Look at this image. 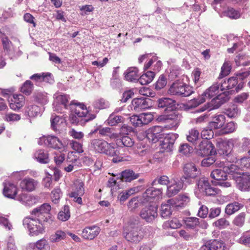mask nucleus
<instances>
[{
  "mask_svg": "<svg viewBox=\"0 0 250 250\" xmlns=\"http://www.w3.org/2000/svg\"><path fill=\"white\" fill-rule=\"evenodd\" d=\"M50 210V205L45 203L33 209L31 214L34 215L39 220L50 223L53 221L52 216L49 213Z\"/></svg>",
  "mask_w": 250,
  "mask_h": 250,
  "instance_id": "8",
  "label": "nucleus"
},
{
  "mask_svg": "<svg viewBox=\"0 0 250 250\" xmlns=\"http://www.w3.org/2000/svg\"><path fill=\"white\" fill-rule=\"evenodd\" d=\"M167 83V79L163 75H161L155 84V88L157 90H160L164 88Z\"/></svg>",
  "mask_w": 250,
  "mask_h": 250,
  "instance_id": "63",
  "label": "nucleus"
},
{
  "mask_svg": "<svg viewBox=\"0 0 250 250\" xmlns=\"http://www.w3.org/2000/svg\"><path fill=\"white\" fill-rule=\"evenodd\" d=\"M121 176L123 181L130 182L137 179L139 177V174L135 173L132 170L126 169L122 172Z\"/></svg>",
  "mask_w": 250,
  "mask_h": 250,
  "instance_id": "34",
  "label": "nucleus"
},
{
  "mask_svg": "<svg viewBox=\"0 0 250 250\" xmlns=\"http://www.w3.org/2000/svg\"><path fill=\"white\" fill-rule=\"evenodd\" d=\"M54 96L55 102L57 104L63 105L65 109L69 110V119L70 123L72 124L77 125L78 124V112L77 111L78 102L76 100H72L67 105V103L70 99L68 95L56 94Z\"/></svg>",
  "mask_w": 250,
  "mask_h": 250,
  "instance_id": "2",
  "label": "nucleus"
},
{
  "mask_svg": "<svg viewBox=\"0 0 250 250\" xmlns=\"http://www.w3.org/2000/svg\"><path fill=\"white\" fill-rule=\"evenodd\" d=\"M198 153L202 156L214 153V146L212 144L209 140L202 141L198 146Z\"/></svg>",
  "mask_w": 250,
  "mask_h": 250,
  "instance_id": "16",
  "label": "nucleus"
},
{
  "mask_svg": "<svg viewBox=\"0 0 250 250\" xmlns=\"http://www.w3.org/2000/svg\"><path fill=\"white\" fill-rule=\"evenodd\" d=\"M185 224L187 228L194 229L199 225V219L196 217H188L185 220Z\"/></svg>",
  "mask_w": 250,
  "mask_h": 250,
  "instance_id": "50",
  "label": "nucleus"
},
{
  "mask_svg": "<svg viewBox=\"0 0 250 250\" xmlns=\"http://www.w3.org/2000/svg\"><path fill=\"white\" fill-rule=\"evenodd\" d=\"M69 145L74 151L69 152L68 154V158L70 162L75 163L77 160V157L75 154L78 152V143L74 140L70 141Z\"/></svg>",
  "mask_w": 250,
  "mask_h": 250,
  "instance_id": "38",
  "label": "nucleus"
},
{
  "mask_svg": "<svg viewBox=\"0 0 250 250\" xmlns=\"http://www.w3.org/2000/svg\"><path fill=\"white\" fill-rule=\"evenodd\" d=\"M163 193L162 188H156L153 187L147 188L143 194V202L153 203V200H158L161 198Z\"/></svg>",
  "mask_w": 250,
  "mask_h": 250,
  "instance_id": "15",
  "label": "nucleus"
},
{
  "mask_svg": "<svg viewBox=\"0 0 250 250\" xmlns=\"http://www.w3.org/2000/svg\"><path fill=\"white\" fill-rule=\"evenodd\" d=\"M215 165L219 167L222 168V170L226 171L228 174L232 175L235 173V171L237 170L238 167L234 164L229 163H225L224 162L217 161Z\"/></svg>",
  "mask_w": 250,
  "mask_h": 250,
  "instance_id": "32",
  "label": "nucleus"
},
{
  "mask_svg": "<svg viewBox=\"0 0 250 250\" xmlns=\"http://www.w3.org/2000/svg\"><path fill=\"white\" fill-rule=\"evenodd\" d=\"M38 184V182L34 179L25 178L21 181L20 187L23 190L31 192L36 189Z\"/></svg>",
  "mask_w": 250,
  "mask_h": 250,
  "instance_id": "22",
  "label": "nucleus"
},
{
  "mask_svg": "<svg viewBox=\"0 0 250 250\" xmlns=\"http://www.w3.org/2000/svg\"><path fill=\"white\" fill-rule=\"evenodd\" d=\"M138 69L136 67L128 68L125 72V77L126 81L135 82L139 81V75Z\"/></svg>",
  "mask_w": 250,
  "mask_h": 250,
  "instance_id": "28",
  "label": "nucleus"
},
{
  "mask_svg": "<svg viewBox=\"0 0 250 250\" xmlns=\"http://www.w3.org/2000/svg\"><path fill=\"white\" fill-rule=\"evenodd\" d=\"M184 177H180V179L172 178L170 180V183L167 185L166 192L167 195L170 197L176 195L183 189L184 185L187 184L184 181Z\"/></svg>",
  "mask_w": 250,
  "mask_h": 250,
  "instance_id": "10",
  "label": "nucleus"
},
{
  "mask_svg": "<svg viewBox=\"0 0 250 250\" xmlns=\"http://www.w3.org/2000/svg\"><path fill=\"white\" fill-rule=\"evenodd\" d=\"M43 221L37 218L25 217L22 221L24 228L27 229L31 236H37L44 231Z\"/></svg>",
  "mask_w": 250,
  "mask_h": 250,
  "instance_id": "3",
  "label": "nucleus"
},
{
  "mask_svg": "<svg viewBox=\"0 0 250 250\" xmlns=\"http://www.w3.org/2000/svg\"><path fill=\"white\" fill-rule=\"evenodd\" d=\"M196 192L208 196H214L218 194L219 190L215 188L211 187L206 178H200L197 183Z\"/></svg>",
  "mask_w": 250,
  "mask_h": 250,
  "instance_id": "9",
  "label": "nucleus"
},
{
  "mask_svg": "<svg viewBox=\"0 0 250 250\" xmlns=\"http://www.w3.org/2000/svg\"><path fill=\"white\" fill-rule=\"evenodd\" d=\"M34 157L40 163L47 164L49 162L48 153L44 150H39L35 153Z\"/></svg>",
  "mask_w": 250,
  "mask_h": 250,
  "instance_id": "37",
  "label": "nucleus"
},
{
  "mask_svg": "<svg viewBox=\"0 0 250 250\" xmlns=\"http://www.w3.org/2000/svg\"><path fill=\"white\" fill-rule=\"evenodd\" d=\"M83 117L84 119H79V124L84 125L86 122L94 119L95 115L89 113L86 105L83 103H79V118Z\"/></svg>",
  "mask_w": 250,
  "mask_h": 250,
  "instance_id": "17",
  "label": "nucleus"
},
{
  "mask_svg": "<svg viewBox=\"0 0 250 250\" xmlns=\"http://www.w3.org/2000/svg\"><path fill=\"white\" fill-rule=\"evenodd\" d=\"M225 116L223 114H218L212 118V121L209 123V128L218 129L222 127L225 122Z\"/></svg>",
  "mask_w": 250,
  "mask_h": 250,
  "instance_id": "29",
  "label": "nucleus"
},
{
  "mask_svg": "<svg viewBox=\"0 0 250 250\" xmlns=\"http://www.w3.org/2000/svg\"><path fill=\"white\" fill-rule=\"evenodd\" d=\"M170 111L171 112L169 114L166 115V119L167 120H170L173 122L170 125V126H168V128H175L181 121V115L177 111H173V110Z\"/></svg>",
  "mask_w": 250,
  "mask_h": 250,
  "instance_id": "33",
  "label": "nucleus"
},
{
  "mask_svg": "<svg viewBox=\"0 0 250 250\" xmlns=\"http://www.w3.org/2000/svg\"><path fill=\"white\" fill-rule=\"evenodd\" d=\"M124 118L121 116H118L115 113L111 114L108 118L107 122L111 126H114L117 124L124 122Z\"/></svg>",
  "mask_w": 250,
  "mask_h": 250,
  "instance_id": "47",
  "label": "nucleus"
},
{
  "mask_svg": "<svg viewBox=\"0 0 250 250\" xmlns=\"http://www.w3.org/2000/svg\"><path fill=\"white\" fill-rule=\"evenodd\" d=\"M192 92L190 87L180 81H176L173 83L168 90V93L169 95L177 97H188Z\"/></svg>",
  "mask_w": 250,
  "mask_h": 250,
  "instance_id": "4",
  "label": "nucleus"
},
{
  "mask_svg": "<svg viewBox=\"0 0 250 250\" xmlns=\"http://www.w3.org/2000/svg\"><path fill=\"white\" fill-rule=\"evenodd\" d=\"M228 172L222 170L221 169H216L213 170L211 174L210 177L217 182L227 179Z\"/></svg>",
  "mask_w": 250,
  "mask_h": 250,
  "instance_id": "39",
  "label": "nucleus"
},
{
  "mask_svg": "<svg viewBox=\"0 0 250 250\" xmlns=\"http://www.w3.org/2000/svg\"><path fill=\"white\" fill-rule=\"evenodd\" d=\"M235 181L237 188L241 191L250 190V174L245 173L237 170L232 175Z\"/></svg>",
  "mask_w": 250,
  "mask_h": 250,
  "instance_id": "5",
  "label": "nucleus"
},
{
  "mask_svg": "<svg viewBox=\"0 0 250 250\" xmlns=\"http://www.w3.org/2000/svg\"><path fill=\"white\" fill-rule=\"evenodd\" d=\"M33 84L30 80L26 81L22 84L21 88V91L22 93L26 95H29L31 94L33 89Z\"/></svg>",
  "mask_w": 250,
  "mask_h": 250,
  "instance_id": "51",
  "label": "nucleus"
},
{
  "mask_svg": "<svg viewBox=\"0 0 250 250\" xmlns=\"http://www.w3.org/2000/svg\"><path fill=\"white\" fill-rule=\"evenodd\" d=\"M66 233L62 230H57L55 234L50 236V239L52 242H58L66 237Z\"/></svg>",
  "mask_w": 250,
  "mask_h": 250,
  "instance_id": "53",
  "label": "nucleus"
},
{
  "mask_svg": "<svg viewBox=\"0 0 250 250\" xmlns=\"http://www.w3.org/2000/svg\"><path fill=\"white\" fill-rule=\"evenodd\" d=\"M3 186L4 196L9 198L14 199L18 193L17 186L10 182H6L3 183Z\"/></svg>",
  "mask_w": 250,
  "mask_h": 250,
  "instance_id": "21",
  "label": "nucleus"
},
{
  "mask_svg": "<svg viewBox=\"0 0 250 250\" xmlns=\"http://www.w3.org/2000/svg\"><path fill=\"white\" fill-rule=\"evenodd\" d=\"M240 111L237 106L232 105L226 111V114L229 118L236 117L239 114Z\"/></svg>",
  "mask_w": 250,
  "mask_h": 250,
  "instance_id": "54",
  "label": "nucleus"
},
{
  "mask_svg": "<svg viewBox=\"0 0 250 250\" xmlns=\"http://www.w3.org/2000/svg\"><path fill=\"white\" fill-rule=\"evenodd\" d=\"M175 204L173 199H168L167 202L163 203L161 206V215L163 218H166L171 214V207Z\"/></svg>",
  "mask_w": 250,
  "mask_h": 250,
  "instance_id": "27",
  "label": "nucleus"
},
{
  "mask_svg": "<svg viewBox=\"0 0 250 250\" xmlns=\"http://www.w3.org/2000/svg\"><path fill=\"white\" fill-rule=\"evenodd\" d=\"M109 106L108 102L103 99H100L96 101L94 103V106L98 109L105 108Z\"/></svg>",
  "mask_w": 250,
  "mask_h": 250,
  "instance_id": "62",
  "label": "nucleus"
},
{
  "mask_svg": "<svg viewBox=\"0 0 250 250\" xmlns=\"http://www.w3.org/2000/svg\"><path fill=\"white\" fill-rule=\"evenodd\" d=\"M91 145L94 150L99 153L105 154L113 156L112 161L116 163L123 161H128L131 159L130 156L119 155V151L114 143H108L105 141L100 139H94L92 141Z\"/></svg>",
  "mask_w": 250,
  "mask_h": 250,
  "instance_id": "1",
  "label": "nucleus"
},
{
  "mask_svg": "<svg viewBox=\"0 0 250 250\" xmlns=\"http://www.w3.org/2000/svg\"><path fill=\"white\" fill-rule=\"evenodd\" d=\"M125 239L128 242L139 243L143 237L142 232L138 225L130 224L124 233Z\"/></svg>",
  "mask_w": 250,
  "mask_h": 250,
  "instance_id": "6",
  "label": "nucleus"
},
{
  "mask_svg": "<svg viewBox=\"0 0 250 250\" xmlns=\"http://www.w3.org/2000/svg\"><path fill=\"white\" fill-rule=\"evenodd\" d=\"M199 136V131L193 128L189 131V134L187 135V140L188 142L194 143L198 139Z\"/></svg>",
  "mask_w": 250,
  "mask_h": 250,
  "instance_id": "58",
  "label": "nucleus"
},
{
  "mask_svg": "<svg viewBox=\"0 0 250 250\" xmlns=\"http://www.w3.org/2000/svg\"><path fill=\"white\" fill-rule=\"evenodd\" d=\"M245 218V214L241 213L234 218L233 223L236 226L241 227L244 223Z\"/></svg>",
  "mask_w": 250,
  "mask_h": 250,
  "instance_id": "64",
  "label": "nucleus"
},
{
  "mask_svg": "<svg viewBox=\"0 0 250 250\" xmlns=\"http://www.w3.org/2000/svg\"><path fill=\"white\" fill-rule=\"evenodd\" d=\"M206 101V98L203 96L202 95L199 96L197 98H194L191 100H190L188 103V106L190 108H195L201 104L205 102Z\"/></svg>",
  "mask_w": 250,
  "mask_h": 250,
  "instance_id": "55",
  "label": "nucleus"
},
{
  "mask_svg": "<svg viewBox=\"0 0 250 250\" xmlns=\"http://www.w3.org/2000/svg\"><path fill=\"white\" fill-rule=\"evenodd\" d=\"M116 144L120 146H123L125 147H129L133 146L134 142L128 136H123L117 139Z\"/></svg>",
  "mask_w": 250,
  "mask_h": 250,
  "instance_id": "41",
  "label": "nucleus"
},
{
  "mask_svg": "<svg viewBox=\"0 0 250 250\" xmlns=\"http://www.w3.org/2000/svg\"><path fill=\"white\" fill-rule=\"evenodd\" d=\"M42 141H43L45 145L50 147L62 150L65 149V144L55 136L50 135L42 137L40 139L39 144H41Z\"/></svg>",
  "mask_w": 250,
  "mask_h": 250,
  "instance_id": "12",
  "label": "nucleus"
},
{
  "mask_svg": "<svg viewBox=\"0 0 250 250\" xmlns=\"http://www.w3.org/2000/svg\"><path fill=\"white\" fill-rule=\"evenodd\" d=\"M4 119L8 122H13L19 121L21 119V116L18 114L9 113L5 114Z\"/></svg>",
  "mask_w": 250,
  "mask_h": 250,
  "instance_id": "59",
  "label": "nucleus"
},
{
  "mask_svg": "<svg viewBox=\"0 0 250 250\" xmlns=\"http://www.w3.org/2000/svg\"><path fill=\"white\" fill-rule=\"evenodd\" d=\"M154 77L155 73L152 71H148L139 77V82L142 85L147 84L152 81Z\"/></svg>",
  "mask_w": 250,
  "mask_h": 250,
  "instance_id": "40",
  "label": "nucleus"
},
{
  "mask_svg": "<svg viewBox=\"0 0 250 250\" xmlns=\"http://www.w3.org/2000/svg\"><path fill=\"white\" fill-rule=\"evenodd\" d=\"M17 200L24 206L30 207L38 201V197L31 194L22 193L17 197Z\"/></svg>",
  "mask_w": 250,
  "mask_h": 250,
  "instance_id": "18",
  "label": "nucleus"
},
{
  "mask_svg": "<svg viewBox=\"0 0 250 250\" xmlns=\"http://www.w3.org/2000/svg\"><path fill=\"white\" fill-rule=\"evenodd\" d=\"M141 122H142V125H147L153 119V116L150 113H145L140 114Z\"/></svg>",
  "mask_w": 250,
  "mask_h": 250,
  "instance_id": "60",
  "label": "nucleus"
},
{
  "mask_svg": "<svg viewBox=\"0 0 250 250\" xmlns=\"http://www.w3.org/2000/svg\"><path fill=\"white\" fill-rule=\"evenodd\" d=\"M227 83L229 86V89H231L236 86L235 89L236 92H238L243 87V83H240L238 84V80L235 76L229 78L227 80Z\"/></svg>",
  "mask_w": 250,
  "mask_h": 250,
  "instance_id": "44",
  "label": "nucleus"
},
{
  "mask_svg": "<svg viewBox=\"0 0 250 250\" xmlns=\"http://www.w3.org/2000/svg\"><path fill=\"white\" fill-rule=\"evenodd\" d=\"M231 64L230 62L226 61L221 67V72L218 77V80L228 76L230 72Z\"/></svg>",
  "mask_w": 250,
  "mask_h": 250,
  "instance_id": "42",
  "label": "nucleus"
},
{
  "mask_svg": "<svg viewBox=\"0 0 250 250\" xmlns=\"http://www.w3.org/2000/svg\"><path fill=\"white\" fill-rule=\"evenodd\" d=\"M140 205V200L138 197H136L132 198L128 203V208L131 210L133 211L138 208Z\"/></svg>",
  "mask_w": 250,
  "mask_h": 250,
  "instance_id": "61",
  "label": "nucleus"
},
{
  "mask_svg": "<svg viewBox=\"0 0 250 250\" xmlns=\"http://www.w3.org/2000/svg\"><path fill=\"white\" fill-rule=\"evenodd\" d=\"M161 185H166L167 186L169 183H170V180L168 176L166 175H163L160 177H157L152 183V185H155L156 183Z\"/></svg>",
  "mask_w": 250,
  "mask_h": 250,
  "instance_id": "57",
  "label": "nucleus"
},
{
  "mask_svg": "<svg viewBox=\"0 0 250 250\" xmlns=\"http://www.w3.org/2000/svg\"><path fill=\"white\" fill-rule=\"evenodd\" d=\"M167 128V126H155L148 130L146 135L147 138L152 143H155L167 134L164 132L165 129Z\"/></svg>",
  "mask_w": 250,
  "mask_h": 250,
  "instance_id": "14",
  "label": "nucleus"
},
{
  "mask_svg": "<svg viewBox=\"0 0 250 250\" xmlns=\"http://www.w3.org/2000/svg\"><path fill=\"white\" fill-rule=\"evenodd\" d=\"M219 85L220 84H218V83H213L202 95L206 98V99L207 98H211L218 93Z\"/></svg>",
  "mask_w": 250,
  "mask_h": 250,
  "instance_id": "35",
  "label": "nucleus"
},
{
  "mask_svg": "<svg viewBox=\"0 0 250 250\" xmlns=\"http://www.w3.org/2000/svg\"><path fill=\"white\" fill-rule=\"evenodd\" d=\"M66 121L64 118L59 116H55L51 119V125L55 131H60L62 128L66 126Z\"/></svg>",
  "mask_w": 250,
  "mask_h": 250,
  "instance_id": "25",
  "label": "nucleus"
},
{
  "mask_svg": "<svg viewBox=\"0 0 250 250\" xmlns=\"http://www.w3.org/2000/svg\"><path fill=\"white\" fill-rule=\"evenodd\" d=\"M237 140L235 139H231L229 140L226 143L225 146V150L223 152V154L226 156H229L231 152L234 144L236 143Z\"/></svg>",
  "mask_w": 250,
  "mask_h": 250,
  "instance_id": "56",
  "label": "nucleus"
},
{
  "mask_svg": "<svg viewBox=\"0 0 250 250\" xmlns=\"http://www.w3.org/2000/svg\"><path fill=\"white\" fill-rule=\"evenodd\" d=\"M243 207V205L237 202H234L227 205L225 208V213L229 215H232Z\"/></svg>",
  "mask_w": 250,
  "mask_h": 250,
  "instance_id": "36",
  "label": "nucleus"
},
{
  "mask_svg": "<svg viewBox=\"0 0 250 250\" xmlns=\"http://www.w3.org/2000/svg\"><path fill=\"white\" fill-rule=\"evenodd\" d=\"M178 137L176 133H168L163 138V140L161 141V148L164 151L170 152L172 151L175 140Z\"/></svg>",
  "mask_w": 250,
  "mask_h": 250,
  "instance_id": "13",
  "label": "nucleus"
},
{
  "mask_svg": "<svg viewBox=\"0 0 250 250\" xmlns=\"http://www.w3.org/2000/svg\"><path fill=\"white\" fill-rule=\"evenodd\" d=\"M224 244L217 240H210L207 241L200 248V250H225Z\"/></svg>",
  "mask_w": 250,
  "mask_h": 250,
  "instance_id": "20",
  "label": "nucleus"
},
{
  "mask_svg": "<svg viewBox=\"0 0 250 250\" xmlns=\"http://www.w3.org/2000/svg\"><path fill=\"white\" fill-rule=\"evenodd\" d=\"M0 38L1 39L2 44L4 52L9 56L12 55L14 53L12 43L5 34L0 31Z\"/></svg>",
  "mask_w": 250,
  "mask_h": 250,
  "instance_id": "30",
  "label": "nucleus"
},
{
  "mask_svg": "<svg viewBox=\"0 0 250 250\" xmlns=\"http://www.w3.org/2000/svg\"><path fill=\"white\" fill-rule=\"evenodd\" d=\"M235 61L238 66H246L250 64V60H249V57L245 55H238L235 58Z\"/></svg>",
  "mask_w": 250,
  "mask_h": 250,
  "instance_id": "48",
  "label": "nucleus"
},
{
  "mask_svg": "<svg viewBox=\"0 0 250 250\" xmlns=\"http://www.w3.org/2000/svg\"><path fill=\"white\" fill-rule=\"evenodd\" d=\"M158 106L166 111H172L175 108V102L170 98H161L158 101Z\"/></svg>",
  "mask_w": 250,
  "mask_h": 250,
  "instance_id": "26",
  "label": "nucleus"
},
{
  "mask_svg": "<svg viewBox=\"0 0 250 250\" xmlns=\"http://www.w3.org/2000/svg\"><path fill=\"white\" fill-rule=\"evenodd\" d=\"M25 112L29 117H34L40 114V108L36 105H29L26 107Z\"/></svg>",
  "mask_w": 250,
  "mask_h": 250,
  "instance_id": "46",
  "label": "nucleus"
},
{
  "mask_svg": "<svg viewBox=\"0 0 250 250\" xmlns=\"http://www.w3.org/2000/svg\"><path fill=\"white\" fill-rule=\"evenodd\" d=\"M223 15L224 16L228 17L232 19H237L241 16L240 12L234 9L233 8H228L227 10L223 12Z\"/></svg>",
  "mask_w": 250,
  "mask_h": 250,
  "instance_id": "45",
  "label": "nucleus"
},
{
  "mask_svg": "<svg viewBox=\"0 0 250 250\" xmlns=\"http://www.w3.org/2000/svg\"><path fill=\"white\" fill-rule=\"evenodd\" d=\"M24 104V98L23 95H13L10 99L9 106L11 109L16 111L22 107Z\"/></svg>",
  "mask_w": 250,
  "mask_h": 250,
  "instance_id": "23",
  "label": "nucleus"
},
{
  "mask_svg": "<svg viewBox=\"0 0 250 250\" xmlns=\"http://www.w3.org/2000/svg\"><path fill=\"white\" fill-rule=\"evenodd\" d=\"M213 226L218 229H224L230 225L229 222L225 218H221L213 223Z\"/></svg>",
  "mask_w": 250,
  "mask_h": 250,
  "instance_id": "52",
  "label": "nucleus"
},
{
  "mask_svg": "<svg viewBox=\"0 0 250 250\" xmlns=\"http://www.w3.org/2000/svg\"><path fill=\"white\" fill-rule=\"evenodd\" d=\"M49 246L47 241L44 239L38 240L36 243H30L28 250H49Z\"/></svg>",
  "mask_w": 250,
  "mask_h": 250,
  "instance_id": "31",
  "label": "nucleus"
},
{
  "mask_svg": "<svg viewBox=\"0 0 250 250\" xmlns=\"http://www.w3.org/2000/svg\"><path fill=\"white\" fill-rule=\"evenodd\" d=\"M150 107L147 100L144 98H135L132 101V107L136 111L148 109Z\"/></svg>",
  "mask_w": 250,
  "mask_h": 250,
  "instance_id": "24",
  "label": "nucleus"
},
{
  "mask_svg": "<svg viewBox=\"0 0 250 250\" xmlns=\"http://www.w3.org/2000/svg\"><path fill=\"white\" fill-rule=\"evenodd\" d=\"M157 209V205L156 203L151 204L142 209L140 216L142 219L146 222L151 223L158 215Z\"/></svg>",
  "mask_w": 250,
  "mask_h": 250,
  "instance_id": "11",
  "label": "nucleus"
},
{
  "mask_svg": "<svg viewBox=\"0 0 250 250\" xmlns=\"http://www.w3.org/2000/svg\"><path fill=\"white\" fill-rule=\"evenodd\" d=\"M222 104L221 103V102L220 101L219 99L217 96L208 104V107H203L200 110V111L203 112L206 110L207 108H208L209 111H210L211 110L219 108Z\"/></svg>",
  "mask_w": 250,
  "mask_h": 250,
  "instance_id": "43",
  "label": "nucleus"
},
{
  "mask_svg": "<svg viewBox=\"0 0 250 250\" xmlns=\"http://www.w3.org/2000/svg\"><path fill=\"white\" fill-rule=\"evenodd\" d=\"M70 216L69 206L65 205L62 210L60 211L58 213V218L62 221H65L69 218Z\"/></svg>",
  "mask_w": 250,
  "mask_h": 250,
  "instance_id": "49",
  "label": "nucleus"
},
{
  "mask_svg": "<svg viewBox=\"0 0 250 250\" xmlns=\"http://www.w3.org/2000/svg\"><path fill=\"white\" fill-rule=\"evenodd\" d=\"M184 175L181 177H184L185 182L188 185L192 183V179H195L201 174V170L194 163L189 162L186 164L183 168Z\"/></svg>",
  "mask_w": 250,
  "mask_h": 250,
  "instance_id": "7",
  "label": "nucleus"
},
{
  "mask_svg": "<svg viewBox=\"0 0 250 250\" xmlns=\"http://www.w3.org/2000/svg\"><path fill=\"white\" fill-rule=\"evenodd\" d=\"M100 228L95 225L85 228L82 232V236L85 239L92 240L99 234Z\"/></svg>",
  "mask_w": 250,
  "mask_h": 250,
  "instance_id": "19",
  "label": "nucleus"
}]
</instances>
